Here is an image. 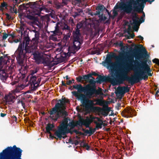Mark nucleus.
Wrapping results in <instances>:
<instances>
[{"label":"nucleus","mask_w":159,"mask_h":159,"mask_svg":"<svg viewBox=\"0 0 159 159\" xmlns=\"http://www.w3.org/2000/svg\"><path fill=\"white\" fill-rule=\"evenodd\" d=\"M76 80L78 82H81L83 80L82 76H80L77 77Z\"/></svg>","instance_id":"2f4dec72"},{"label":"nucleus","mask_w":159,"mask_h":159,"mask_svg":"<svg viewBox=\"0 0 159 159\" xmlns=\"http://www.w3.org/2000/svg\"><path fill=\"white\" fill-rule=\"evenodd\" d=\"M129 90L128 87H118L116 94L117 95H118L123 96L125 92H128Z\"/></svg>","instance_id":"ddd939ff"},{"label":"nucleus","mask_w":159,"mask_h":159,"mask_svg":"<svg viewBox=\"0 0 159 159\" xmlns=\"http://www.w3.org/2000/svg\"><path fill=\"white\" fill-rule=\"evenodd\" d=\"M34 60L38 64L47 63L49 62L48 56L43 52H38L33 53Z\"/></svg>","instance_id":"1a4fd4ad"},{"label":"nucleus","mask_w":159,"mask_h":159,"mask_svg":"<svg viewBox=\"0 0 159 159\" xmlns=\"http://www.w3.org/2000/svg\"><path fill=\"white\" fill-rule=\"evenodd\" d=\"M41 81V79L40 78H39L38 79L37 81H36V84L35 85V87H37L38 86L39 84L40 83V82Z\"/></svg>","instance_id":"7c9ffc66"},{"label":"nucleus","mask_w":159,"mask_h":159,"mask_svg":"<svg viewBox=\"0 0 159 159\" xmlns=\"http://www.w3.org/2000/svg\"><path fill=\"white\" fill-rule=\"evenodd\" d=\"M93 81V80H92V79L90 80H89V82L90 83H92Z\"/></svg>","instance_id":"3c124183"},{"label":"nucleus","mask_w":159,"mask_h":159,"mask_svg":"<svg viewBox=\"0 0 159 159\" xmlns=\"http://www.w3.org/2000/svg\"><path fill=\"white\" fill-rule=\"evenodd\" d=\"M73 87L77 90V92H72V93L78 100L83 101L85 98V96L82 94L79 93L78 92H84L85 95L90 98L95 93V90L91 86L88 85L84 87H82L80 84L74 85Z\"/></svg>","instance_id":"39448f33"},{"label":"nucleus","mask_w":159,"mask_h":159,"mask_svg":"<svg viewBox=\"0 0 159 159\" xmlns=\"http://www.w3.org/2000/svg\"><path fill=\"white\" fill-rule=\"evenodd\" d=\"M83 146L84 147H85L86 148V150H88L89 148V146L88 145V144L85 143H84L83 144Z\"/></svg>","instance_id":"c756f323"},{"label":"nucleus","mask_w":159,"mask_h":159,"mask_svg":"<svg viewBox=\"0 0 159 159\" xmlns=\"http://www.w3.org/2000/svg\"><path fill=\"white\" fill-rule=\"evenodd\" d=\"M62 85H63V86H66V84L63 81H62Z\"/></svg>","instance_id":"de8ad7c7"},{"label":"nucleus","mask_w":159,"mask_h":159,"mask_svg":"<svg viewBox=\"0 0 159 159\" xmlns=\"http://www.w3.org/2000/svg\"><path fill=\"white\" fill-rule=\"evenodd\" d=\"M95 131V129H92L89 132L90 133L93 134Z\"/></svg>","instance_id":"79ce46f5"},{"label":"nucleus","mask_w":159,"mask_h":159,"mask_svg":"<svg viewBox=\"0 0 159 159\" xmlns=\"http://www.w3.org/2000/svg\"><path fill=\"white\" fill-rule=\"evenodd\" d=\"M96 91L95 93H94V94L97 92V93L98 94L100 95H102L103 94L102 92L101 91V89H98V91H97L94 88H93Z\"/></svg>","instance_id":"393cba45"},{"label":"nucleus","mask_w":159,"mask_h":159,"mask_svg":"<svg viewBox=\"0 0 159 159\" xmlns=\"http://www.w3.org/2000/svg\"><path fill=\"white\" fill-rule=\"evenodd\" d=\"M96 101L95 102L96 105H99L101 106H102L103 105L104 102V101L101 100L100 99H96Z\"/></svg>","instance_id":"5701e85b"},{"label":"nucleus","mask_w":159,"mask_h":159,"mask_svg":"<svg viewBox=\"0 0 159 159\" xmlns=\"http://www.w3.org/2000/svg\"><path fill=\"white\" fill-rule=\"evenodd\" d=\"M65 78L67 80H68V79H69V77H68V75L66 76V77H65Z\"/></svg>","instance_id":"8fccbe9b"},{"label":"nucleus","mask_w":159,"mask_h":159,"mask_svg":"<svg viewBox=\"0 0 159 159\" xmlns=\"http://www.w3.org/2000/svg\"><path fill=\"white\" fill-rule=\"evenodd\" d=\"M8 147L0 153V159H21L22 150L16 146Z\"/></svg>","instance_id":"6e6552de"},{"label":"nucleus","mask_w":159,"mask_h":159,"mask_svg":"<svg viewBox=\"0 0 159 159\" xmlns=\"http://www.w3.org/2000/svg\"><path fill=\"white\" fill-rule=\"evenodd\" d=\"M20 103L22 105V106H23V107L24 108V106H25V104H24L22 102V101H21Z\"/></svg>","instance_id":"49530a36"},{"label":"nucleus","mask_w":159,"mask_h":159,"mask_svg":"<svg viewBox=\"0 0 159 159\" xmlns=\"http://www.w3.org/2000/svg\"><path fill=\"white\" fill-rule=\"evenodd\" d=\"M134 34H131V38H133L134 37Z\"/></svg>","instance_id":"864d4df0"},{"label":"nucleus","mask_w":159,"mask_h":159,"mask_svg":"<svg viewBox=\"0 0 159 159\" xmlns=\"http://www.w3.org/2000/svg\"><path fill=\"white\" fill-rule=\"evenodd\" d=\"M20 30L22 32V31H23L24 30V27H23V26H20Z\"/></svg>","instance_id":"a19ab883"},{"label":"nucleus","mask_w":159,"mask_h":159,"mask_svg":"<svg viewBox=\"0 0 159 159\" xmlns=\"http://www.w3.org/2000/svg\"><path fill=\"white\" fill-rule=\"evenodd\" d=\"M91 77H92L91 75L90 74L82 76L83 80H88Z\"/></svg>","instance_id":"b1692460"},{"label":"nucleus","mask_w":159,"mask_h":159,"mask_svg":"<svg viewBox=\"0 0 159 159\" xmlns=\"http://www.w3.org/2000/svg\"><path fill=\"white\" fill-rule=\"evenodd\" d=\"M50 38L51 39L54 41H55L57 40V39L56 38L54 37L53 36H52Z\"/></svg>","instance_id":"ea45409f"},{"label":"nucleus","mask_w":159,"mask_h":159,"mask_svg":"<svg viewBox=\"0 0 159 159\" xmlns=\"http://www.w3.org/2000/svg\"><path fill=\"white\" fill-rule=\"evenodd\" d=\"M1 69L0 67V78L2 80H5L7 77V75L3 70H1Z\"/></svg>","instance_id":"2eb2a0df"},{"label":"nucleus","mask_w":159,"mask_h":159,"mask_svg":"<svg viewBox=\"0 0 159 159\" xmlns=\"http://www.w3.org/2000/svg\"><path fill=\"white\" fill-rule=\"evenodd\" d=\"M33 38L31 41L30 45L31 49H29L28 45L29 44L30 40L28 39L25 40V42L20 43L19 46L15 54L17 56V60H20L21 62L25 57V53H30L35 51L37 47L38 43L39 37L36 36Z\"/></svg>","instance_id":"f03ea898"},{"label":"nucleus","mask_w":159,"mask_h":159,"mask_svg":"<svg viewBox=\"0 0 159 159\" xmlns=\"http://www.w3.org/2000/svg\"><path fill=\"white\" fill-rule=\"evenodd\" d=\"M81 0H73V3L74 4H77L81 2Z\"/></svg>","instance_id":"cd10ccee"},{"label":"nucleus","mask_w":159,"mask_h":159,"mask_svg":"<svg viewBox=\"0 0 159 159\" xmlns=\"http://www.w3.org/2000/svg\"><path fill=\"white\" fill-rule=\"evenodd\" d=\"M80 35L79 34V30H76L75 33H73L74 41L73 47L75 50H78L80 48L81 43L80 41Z\"/></svg>","instance_id":"9b49d317"},{"label":"nucleus","mask_w":159,"mask_h":159,"mask_svg":"<svg viewBox=\"0 0 159 159\" xmlns=\"http://www.w3.org/2000/svg\"><path fill=\"white\" fill-rule=\"evenodd\" d=\"M145 16V14L143 12V15L140 19L136 16L133 18V22L132 24L131 25L132 28L135 31H138L139 26L140 25V23L144 21Z\"/></svg>","instance_id":"9d476101"},{"label":"nucleus","mask_w":159,"mask_h":159,"mask_svg":"<svg viewBox=\"0 0 159 159\" xmlns=\"http://www.w3.org/2000/svg\"><path fill=\"white\" fill-rule=\"evenodd\" d=\"M53 34H57V31L56 30L55 31H54L53 32Z\"/></svg>","instance_id":"a18cd8bd"},{"label":"nucleus","mask_w":159,"mask_h":159,"mask_svg":"<svg viewBox=\"0 0 159 159\" xmlns=\"http://www.w3.org/2000/svg\"><path fill=\"white\" fill-rule=\"evenodd\" d=\"M138 66L134 68H133L131 66H129L127 68L125 71V75H126L129 71L133 70L135 73L138 72L136 75V79L139 80L142 79L147 80L148 76H152V74L150 73L151 70L149 66L147 64L146 62L143 63L142 66H140L139 64H137Z\"/></svg>","instance_id":"7ed1b4c3"},{"label":"nucleus","mask_w":159,"mask_h":159,"mask_svg":"<svg viewBox=\"0 0 159 159\" xmlns=\"http://www.w3.org/2000/svg\"><path fill=\"white\" fill-rule=\"evenodd\" d=\"M53 127V125L50 124H48L46 127V132L50 134V138H51L52 139L53 137L51 134L50 131L52 130Z\"/></svg>","instance_id":"dca6fc26"},{"label":"nucleus","mask_w":159,"mask_h":159,"mask_svg":"<svg viewBox=\"0 0 159 159\" xmlns=\"http://www.w3.org/2000/svg\"><path fill=\"white\" fill-rule=\"evenodd\" d=\"M0 95H1V94L0 93Z\"/></svg>","instance_id":"0e129e2a"},{"label":"nucleus","mask_w":159,"mask_h":159,"mask_svg":"<svg viewBox=\"0 0 159 159\" xmlns=\"http://www.w3.org/2000/svg\"><path fill=\"white\" fill-rule=\"evenodd\" d=\"M158 93H159V91H157V92H156V95H157Z\"/></svg>","instance_id":"4d7b16f0"},{"label":"nucleus","mask_w":159,"mask_h":159,"mask_svg":"<svg viewBox=\"0 0 159 159\" xmlns=\"http://www.w3.org/2000/svg\"><path fill=\"white\" fill-rule=\"evenodd\" d=\"M126 58V60L129 61V64L127 65L126 67H125L124 70H122V69L120 70L119 72L116 74V77L122 81H123L125 79H126L131 83L134 84L136 81L138 82L140 80L136 79V75L138 74V72H137L136 73H135L134 72L135 74L133 77H128L127 76L128 74L130 71L128 72L126 75L125 74V70H126V69L129 66H131L133 68H134L135 67L138 66L137 64L135 65H133V62H134V57L133 56H132L130 55L127 56Z\"/></svg>","instance_id":"20e7f679"},{"label":"nucleus","mask_w":159,"mask_h":159,"mask_svg":"<svg viewBox=\"0 0 159 159\" xmlns=\"http://www.w3.org/2000/svg\"><path fill=\"white\" fill-rule=\"evenodd\" d=\"M138 37L142 40H143V37L140 35L138 36Z\"/></svg>","instance_id":"c03bdc74"},{"label":"nucleus","mask_w":159,"mask_h":159,"mask_svg":"<svg viewBox=\"0 0 159 159\" xmlns=\"http://www.w3.org/2000/svg\"><path fill=\"white\" fill-rule=\"evenodd\" d=\"M116 66V63L115 62H111L110 64L107 66V68L111 71H113L115 69Z\"/></svg>","instance_id":"f3484780"},{"label":"nucleus","mask_w":159,"mask_h":159,"mask_svg":"<svg viewBox=\"0 0 159 159\" xmlns=\"http://www.w3.org/2000/svg\"><path fill=\"white\" fill-rule=\"evenodd\" d=\"M82 26V25L81 24H80V23L78 24L77 25V29L74 32H73V33H75L76 32V30H79V34H80V30H79V29H80L81 28V27Z\"/></svg>","instance_id":"bb28decb"},{"label":"nucleus","mask_w":159,"mask_h":159,"mask_svg":"<svg viewBox=\"0 0 159 159\" xmlns=\"http://www.w3.org/2000/svg\"><path fill=\"white\" fill-rule=\"evenodd\" d=\"M10 62V59L8 57H4V61H2L1 59L0 60V63L3 62V64H7L8 63H9Z\"/></svg>","instance_id":"412c9836"},{"label":"nucleus","mask_w":159,"mask_h":159,"mask_svg":"<svg viewBox=\"0 0 159 159\" xmlns=\"http://www.w3.org/2000/svg\"><path fill=\"white\" fill-rule=\"evenodd\" d=\"M92 121L96 124V127L97 128H101L102 125H103V121L97 117H92L90 118H87L85 119L82 120L80 123V124L78 123V122L70 121L69 119L65 118L62 121L60 127L55 133V134L59 138L62 137L65 139L66 137V134L70 132V130L75 126H77L78 125L80 126L84 125L88 127Z\"/></svg>","instance_id":"f257e3e1"},{"label":"nucleus","mask_w":159,"mask_h":159,"mask_svg":"<svg viewBox=\"0 0 159 159\" xmlns=\"http://www.w3.org/2000/svg\"><path fill=\"white\" fill-rule=\"evenodd\" d=\"M10 11L12 13H16V9L14 7H11L10 9Z\"/></svg>","instance_id":"f704fd0d"},{"label":"nucleus","mask_w":159,"mask_h":159,"mask_svg":"<svg viewBox=\"0 0 159 159\" xmlns=\"http://www.w3.org/2000/svg\"><path fill=\"white\" fill-rule=\"evenodd\" d=\"M2 57H1V58H2Z\"/></svg>","instance_id":"e2e57ef3"},{"label":"nucleus","mask_w":159,"mask_h":159,"mask_svg":"<svg viewBox=\"0 0 159 159\" xmlns=\"http://www.w3.org/2000/svg\"><path fill=\"white\" fill-rule=\"evenodd\" d=\"M72 81H73L74 82V80H72Z\"/></svg>","instance_id":"680f3d73"},{"label":"nucleus","mask_w":159,"mask_h":159,"mask_svg":"<svg viewBox=\"0 0 159 159\" xmlns=\"http://www.w3.org/2000/svg\"><path fill=\"white\" fill-rule=\"evenodd\" d=\"M70 37V36L69 35H66L64 36V39L67 40Z\"/></svg>","instance_id":"473e14b6"},{"label":"nucleus","mask_w":159,"mask_h":159,"mask_svg":"<svg viewBox=\"0 0 159 159\" xmlns=\"http://www.w3.org/2000/svg\"><path fill=\"white\" fill-rule=\"evenodd\" d=\"M27 17L28 19L31 20H36L35 17L32 15H28L27 16Z\"/></svg>","instance_id":"a878e982"},{"label":"nucleus","mask_w":159,"mask_h":159,"mask_svg":"<svg viewBox=\"0 0 159 159\" xmlns=\"http://www.w3.org/2000/svg\"><path fill=\"white\" fill-rule=\"evenodd\" d=\"M72 83V81L70 80H68L66 82V84L70 85Z\"/></svg>","instance_id":"58836bf2"},{"label":"nucleus","mask_w":159,"mask_h":159,"mask_svg":"<svg viewBox=\"0 0 159 159\" xmlns=\"http://www.w3.org/2000/svg\"><path fill=\"white\" fill-rule=\"evenodd\" d=\"M28 48H29V50L31 49V45L30 46H28Z\"/></svg>","instance_id":"5fc2aeb1"},{"label":"nucleus","mask_w":159,"mask_h":159,"mask_svg":"<svg viewBox=\"0 0 159 159\" xmlns=\"http://www.w3.org/2000/svg\"><path fill=\"white\" fill-rule=\"evenodd\" d=\"M158 60H159L158 59L155 58L152 60V61L154 63L157 64Z\"/></svg>","instance_id":"e433bc0d"},{"label":"nucleus","mask_w":159,"mask_h":159,"mask_svg":"<svg viewBox=\"0 0 159 159\" xmlns=\"http://www.w3.org/2000/svg\"><path fill=\"white\" fill-rule=\"evenodd\" d=\"M125 111L124 114L125 115H123V116L125 117H129L130 116L129 115L131 114L132 112L131 109L130 108H128L125 110Z\"/></svg>","instance_id":"6ab92c4d"},{"label":"nucleus","mask_w":159,"mask_h":159,"mask_svg":"<svg viewBox=\"0 0 159 159\" xmlns=\"http://www.w3.org/2000/svg\"><path fill=\"white\" fill-rule=\"evenodd\" d=\"M17 92V89L13 90L8 95H6L4 98L6 102L8 104L13 103L14 102L13 100L15 98V97L13 95H15Z\"/></svg>","instance_id":"f8f14e48"},{"label":"nucleus","mask_w":159,"mask_h":159,"mask_svg":"<svg viewBox=\"0 0 159 159\" xmlns=\"http://www.w3.org/2000/svg\"><path fill=\"white\" fill-rule=\"evenodd\" d=\"M129 0H127V1H126L125 2H121L120 3H119V5H118V6H115V10L113 11V16H116V15H117V11L116 10V9H117V8H120L121 10L123 11L124 12H126L127 13H128V12H126L125 11H124L122 9V8L121 7V4H122V3H125V4L126 3L128 2ZM130 12H128V13H130Z\"/></svg>","instance_id":"4468645a"},{"label":"nucleus","mask_w":159,"mask_h":159,"mask_svg":"<svg viewBox=\"0 0 159 159\" xmlns=\"http://www.w3.org/2000/svg\"><path fill=\"white\" fill-rule=\"evenodd\" d=\"M19 42V40H17L16 41H15V42L16 43H17V42Z\"/></svg>","instance_id":"bf43d9fd"},{"label":"nucleus","mask_w":159,"mask_h":159,"mask_svg":"<svg viewBox=\"0 0 159 159\" xmlns=\"http://www.w3.org/2000/svg\"><path fill=\"white\" fill-rule=\"evenodd\" d=\"M36 79L37 78L35 76H32L30 79V82L35 86V85L36 84Z\"/></svg>","instance_id":"4be33fe9"},{"label":"nucleus","mask_w":159,"mask_h":159,"mask_svg":"<svg viewBox=\"0 0 159 159\" xmlns=\"http://www.w3.org/2000/svg\"><path fill=\"white\" fill-rule=\"evenodd\" d=\"M60 102H58L56 104L50 113V117L56 120L61 116H66L67 115V113L65 110L66 108L65 103L69 102V100L64 99L60 100Z\"/></svg>","instance_id":"0eeeda50"},{"label":"nucleus","mask_w":159,"mask_h":159,"mask_svg":"<svg viewBox=\"0 0 159 159\" xmlns=\"http://www.w3.org/2000/svg\"><path fill=\"white\" fill-rule=\"evenodd\" d=\"M118 84H119V83L117 81L115 82V81H114L112 82V84L113 85H117Z\"/></svg>","instance_id":"4c0bfd02"},{"label":"nucleus","mask_w":159,"mask_h":159,"mask_svg":"<svg viewBox=\"0 0 159 159\" xmlns=\"http://www.w3.org/2000/svg\"><path fill=\"white\" fill-rule=\"evenodd\" d=\"M139 46L140 47L142 48V49L141 50H142V51L143 52L145 53H147V51L145 48H143V45H142L140 44L139 45Z\"/></svg>","instance_id":"c85d7f7f"},{"label":"nucleus","mask_w":159,"mask_h":159,"mask_svg":"<svg viewBox=\"0 0 159 159\" xmlns=\"http://www.w3.org/2000/svg\"><path fill=\"white\" fill-rule=\"evenodd\" d=\"M96 99H93V100H88L87 101V104L89 106L92 107V106L96 105Z\"/></svg>","instance_id":"aec40b11"},{"label":"nucleus","mask_w":159,"mask_h":159,"mask_svg":"<svg viewBox=\"0 0 159 159\" xmlns=\"http://www.w3.org/2000/svg\"><path fill=\"white\" fill-rule=\"evenodd\" d=\"M157 64H158L159 65V60L158 61V62H157Z\"/></svg>","instance_id":"13d9d810"},{"label":"nucleus","mask_w":159,"mask_h":159,"mask_svg":"<svg viewBox=\"0 0 159 159\" xmlns=\"http://www.w3.org/2000/svg\"><path fill=\"white\" fill-rule=\"evenodd\" d=\"M36 72H37V71H35L34 72H33L31 73V74H34V73H36Z\"/></svg>","instance_id":"6e6d98bb"},{"label":"nucleus","mask_w":159,"mask_h":159,"mask_svg":"<svg viewBox=\"0 0 159 159\" xmlns=\"http://www.w3.org/2000/svg\"><path fill=\"white\" fill-rule=\"evenodd\" d=\"M135 58L136 59H138L139 60V56H136L135 57Z\"/></svg>","instance_id":"09e8293b"},{"label":"nucleus","mask_w":159,"mask_h":159,"mask_svg":"<svg viewBox=\"0 0 159 159\" xmlns=\"http://www.w3.org/2000/svg\"><path fill=\"white\" fill-rule=\"evenodd\" d=\"M8 35L7 34H4L3 36V39H6L8 37Z\"/></svg>","instance_id":"c9c22d12"},{"label":"nucleus","mask_w":159,"mask_h":159,"mask_svg":"<svg viewBox=\"0 0 159 159\" xmlns=\"http://www.w3.org/2000/svg\"><path fill=\"white\" fill-rule=\"evenodd\" d=\"M6 115V114H3V113H1V116L2 117H3L4 116H5Z\"/></svg>","instance_id":"37998d69"},{"label":"nucleus","mask_w":159,"mask_h":159,"mask_svg":"<svg viewBox=\"0 0 159 159\" xmlns=\"http://www.w3.org/2000/svg\"><path fill=\"white\" fill-rule=\"evenodd\" d=\"M6 15H7V17L8 19H9V15L8 14H6Z\"/></svg>","instance_id":"603ef678"},{"label":"nucleus","mask_w":159,"mask_h":159,"mask_svg":"<svg viewBox=\"0 0 159 159\" xmlns=\"http://www.w3.org/2000/svg\"><path fill=\"white\" fill-rule=\"evenodd\" d=\"M104 7L103 5L98 6L96 8V10H98L96 11V15H99L100 14V11H102L104 10Z\"/></svg>","instance_id":"a211bd4d"},{"label":"nucleus","mask_w":159,"mask_h":159,"mask_svg":"<svg viewBox=\"0 0 159 159\" xmlns=\"http://www.w3.org/2000/svg\"><path fill=\"white\" fill-rule=\"evenodd\" d=\"M1 7H2V8L5 7L6 8V7H7V4H6V3L5 2H2V3L1 4Z\"/></svg>","instance_id":"72a5a7b5"},{"label":"nucleus","mask_w":159,"mask_h":159,"mask_svg":"<svg viewBox=\"0 0 159 159\" xmlns=\"http://www.w3.org/2000/svg\"><path fill=\"white\" fill-rule=\"evenodd\" d=\"M37 14V15H39V13L37 14Z\"/></svg>","instance_id":"052dcab7"},{"label":"nucleus","mask_w":159,"mask_h":159,"mask_svg":"<svg viewBox=\"0 0 159 159\" xmlns=\"http://www.w3.org/2000/svg\"><path fill=\"white\" fill-rule=\"evenodd\" d=\"M155 0H129L126 3H122L121 5V7L125 11L127 12H129L132 11V7L133 8L137 10L139 9H141L142 10L144 7V4L147 2H150L154 1Z\"/></svg>","instance_id":"423d86ee"}]
</instances>
